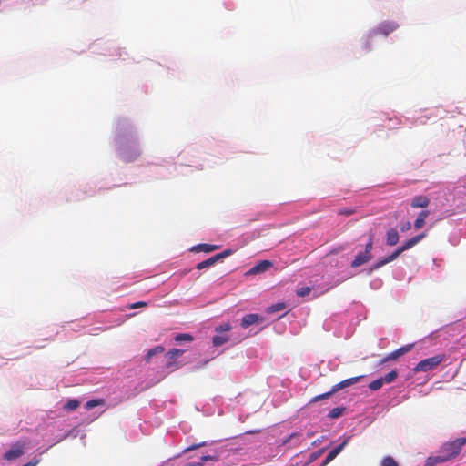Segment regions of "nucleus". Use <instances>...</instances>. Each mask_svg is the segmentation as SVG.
<instances>
[{"label": "nucleus", "mask_w": 466, "mask_h": 466, "mask_svg": "<svg viewBox=\"0 0 466 466\" xmlns=\"http://www.w3.org/2000/svg\"><path fill=\"white\" fill-rule=\"evenodd\" d=\"M465 442L466 439H457L451 442L444 443L441 446L440 454L433 458H429L427 464L432 466L436 463L445 462L455 458L461 452Z\"/></svg>", "instance_id": "1"}, {"label": "nucleus", "mask_w": 466, "mask_h": 466, "mask_svg": "<svg viewBox=\"0 0 466 466\" xmlns=\"http://www.w3.org/2000/svg\"><path fill=\"white\" fill-rule=\"evenodd\" d=\"M426 237V233H421L420 235H417L409 240L405 241L399 248H397L394 252H392L390 255L380 258L378 259L370 268V271H374L381 267L385 266L386 264L394 261L402 252L411 248L415 245H417L421 239H423Z\"/></svg>", "instance_id": "2"}, {"label": "nucleus", "mask_w": 466, "mask_h": 466, "mask_svg": "<svg viewBox=\"0 0 466 466\" xmlns=\"http://www.w3.org/2000/svg\"><path fill=\"white\" fill-rule=\"evenodd\" d=\"M363 376H358V377H353V378H350V379H347V380H344L337 384H335L331 390L329 391V392H326V393H323V394H319V395H317L315 397H313L309 403H314V402H317V401H319V400H326V399H329L330 396H332L335 392L346 388V387H350L355 383H357L358 381H360V380L362 378Z\"/></svg>", "instance_id": "3"}, {"label": "nucleus", "mask_w": 466, "mask_h": 466, "mask_svg": "<svg viewBox=\"0 0 466 466\" xmlns=\"http://www.w3.org/2000/svg\"><path fill=\"white\" fill-rule=\"evenodd\" d=\"M444 360V355H436L420 360L413 369L415 372H426L437 368Z\"/></svg>", "instance_id": "4"}, {"label": "nucleus", "mask_w": 466, "mask_h": 466, "mask_svg": "<svg viewBox=\"0 0 466 466\" xmlns=\"http://www.w3.org/2000/svg\"><path fill=\"white\" fill-rule=\"evenodd\" d=\"M399 27V25L396 22L390 21V22H383L379 25V26L375 29H373L369 34V38H372L375 35L381 34L385 36H387L390 33L395 31Z\"/></svg>", "instance_id": "5"}, {"label": "nucleus", "mask_w": 466, "mask_h": 466, "mask_svg": "<svg viewBox=\"0 0 466 466\" xmlns=\"http://www.w3.org/2000/svg\"><path fill=\"white\" fill-rule=\"evenodd\" d=\"M273 266L269 260H262L247 271L246 275H257L266 272Z\"/></svg>", "instance_id": "6"}, {"label": "nucleus", "mask_w": 466, "mask_h": 466, "mask_svg": "<svg viewBox=\"0 0 466 466\" xmlns=\"http://www.w3.org/2000/svg\"><path fill=\"white\" fill-rule=\"evenodd\" d=\"M264 320V318L258 314H248L242 318L241 327L247 329L253 324L262 323Z\"/></svg>", "instance_id": "7"}, {"label": "nucleus", "mask_w": 466, "mask_h": 466, "mask_svg": "<svg viewBox=\"0 0 466 466\" xmlns=\"http://www.w3.org/2000/svg\"><path fill=\"white\" fill-rule=\"evenodd\" d=\"M23 445L20 443L14 444L9 451H7L4 458L7 461H12L19 458L23 454Z\"/></svg>", "instance_id": "8"}, {"label": "nucleus", "mask_w": 466, "mask_h": 466, "mask_svg": "<svg viewBox=\"0 0 466 466\" xmlns=\"http://www.w3.org/2000/svg\"><path fill=\"white\" fill-rule=\"evenodd\" d=\"M349 441V438H346L341 444L334 448L332 451L329 452V454L326 456L325 460L323 461L322 465L325 466L329 464L330 461H332L344 449V447L347 445Z\"/></svg>", "instance_id": "9"}, {"label": "nucleus", "mask_w": 466, "mask_h": 466, "mask_svg": "<svg viewBox=\"0 0 466 466\" xmlns=\"http://www.w3.org/2000/svg\"><path fill=\"white\" fill-rule=\"evenodd\" d=\"M430 204V199L426 196H416L412 198L410 206L413 208H426Z\"/></svg>", "instance_id": "10"}, {"label": "nucleus", "mask_w": 466, "mask_h": 466, "mask_svg": "<svg viewBox=\"0 0 466 466\" xmlns=\"http://www.w3.org/2000/svg\"><path fill=\"white\" fill-rule=\"evenodd\" d=\"M371 259L370 254H366L365 252H360L355 258L351 262L352 268H358L367 262H369Z\"/></svg>", "instance_id": "11"}, {"label": "nucleus", "mask_w": 466, "mask_h": 466, "mask_svg": "<svg viewBox=\"0 0 466 466\" xmlns=\"http://www.w3.org/2000/svg\"><path fill=\"white\" fill-rule=\"evenodd\" d=\"M399 242V233L396 228H390L386 233V244L394 246Z\"/></svg>", "instance_id": "12"}, {"label": "nucleus", "mask_w": 466, "mask_h": 466, "mask_svg": "<svg viewBox=\"0 0 466 466\" xmlns=\"http://www.w3.org/2000/svg\"><path fill=\"white\" fill-rule=\"evenodd\" d=\"M218 248V246H217V245L198 244L197 246H194L191 250L195 251V252L209 253V252L217 250Z\"/></svg>", "instance_id": "13"}, {"label": "nucleus", "mask_w": 466, "mask_h": 466, "mask_svg": "<svg viewBox=\"0 0 466 466\" xmlns=\"http://www.w3.org/2000/svg\"><path fill=\"white\" fill-rule=\"evenodd\" d=\"M413 344H408V345H405V346H402L400 348H399L398 350L390 352V358L395 360H397L399 357L408 353L409 351H410L413 348Z\"/></svg>", "instance_id": "14"}, {"label": "nucleus", "mask_w": 466, "mask_h": 466, "mask_svg": "<svg viewBox=\"0 0 466 466\" xmlns=\"http://www.w3.org/2000/svg\"><path fill=\"white\" fill-rule=\"evenodd\" d=\"M413 344H408V345H405V346H402L400 348H399L398 350L390 352V358L395 360H397L399 357L408 353L409 351H410L413 348Z\"/></svg>", "instance_id": "15"}, {"label": "nucleus", "mask_w": 466, "mask_h": 466, "mask_svg": "<svg viewBox=\"0 0 466 466\" xmlns=\"http://www.w3.org/2000/svg\"><path fill=\"white\" fill-rule=\"evenodd\" d=\"M183 353H184L183 350L173 349V350H169L167 353V357L168 359V362L167 363L166 366L167 367H170L172 362L175 361L180 356H182Z\"/></svg>", "instance_id": "16"}, {"label": "nucleus", "mask_w": 466, "mask_h": 466, "mask_svg": "<svg viewBox=\"0 0 466 466\" xmlns=\"http://www.w3.org/2000/svg\"><path fill=\"white\" fill-rule=\"evenodd\" d=\"M430 212L428 210H423L420 212L417 219L414 222V228L416 229H420L425 225V219L429 216Z\"/></svg>", "instance_id": "17"}, {"label": "nucleus", "mask_w": 466, "mask_h": 466, "mask_svg": "<svg viewBox=\"0 0 466 466\" xmlns=\"http://www.w3.org/2000/svg\"><path fill=\"white\" fill-rule=\"evenodd\" d=\"M217 258H215V256L202 261V262H199L198 265H197V268L201 270V269H204V268H209L213 265H215L217 263Z\"/></svg>", "instance_id": "18"}, {"label": "nucleus", "mask_w": 466, "mask_h": 466, "mask_svg": "<svg viewBox=\"0 0 466 466\" xmlns=\"http://www.w3.org/2000/svg\"><path fill=\"white\" fill-rule=\"evenodd\" d=\"M165 351V348L162 346H157L151 350H149L145 357L147 362H148L151 358L157 354H161Z\"/></svg>", "instance_id": "19"}, {"label": "nucleus", "mask_w": 466, "mask_h": 466, "mask_svg": "<svg viewBox=\"0 0 466 466\" xmlns=\"http://www.w3.org/2000/svg\"><path fill=\"white\" fill-rule=\"evenodd\" d=\"M80 402L77 400L72 399L66 401L64 405V410L66 411H72L79 407Z\"/></svg>", "instance_id": "20"}, {"label": "nucleus", "mask_w": 466, "mask_h": 466, "mask_svg": "<svg viewBox=\"0 0 466 466\" xmlns=\"http://www.w3.org/2000/svg\"><path fill=\"white\" fill-rule=\"evenodd\" d=\"M344 410H345V408H343V407L333 408L328 414V417L332 420L337 419L343 414Z\"/></svg>", "instance_id": "21"}, {"label": "nucleus", "mask_w": 466, "mask_h": 466, "mask_svg": "<svg viewBox=\"0 0 466 466\" xmlns=\"http://www.w3.org/2000/svg\"><path fill=\"white\" fill-rule=\"evenodd\" d=\"M228 340L226 335H216L213 337L212 342L216 347L222 346Z\"/></svg>", "instance_id": "22"}, {"label": "nucleus", "mask_w": 466, "mask_h": 466, "mask_svg": "<svg viewBox=\"0 0 466 466\" xmlns=\"http://www.w3.org/2000/svg\"><path fill=\"white\" fill-rule=\"evenodd\" d=\"M105 404V400L103 399H96V400H88L86 403V410H91L96 406H102Z\"/></svg>", "instance_id": "23"}, {"label": "nucleus", "mask_w": 466, "mask_h": 466, "mask_svg": "<svg viewBox=\"0 0 466 466\" xmlns=\"http://www.w3.org/2000/svg\"><path fill=\"white\" fill-rule=\"evenodd\" d=\"M285 308H286L285 303L280 302V303H277V304L269 306L266 311H267V313H275V312L283 310Z\"/></svg>", "instance_id": "24"}, {"label": "nucleus", "mask_w": 466, "mask_h": 466, "mask_svg": "<svg viewBox=\"0 0 466 466\" xmlns=\"http://www.w3.org/2000/svg\"><path fill=\"white\" fill-rule=\"evenodd\" d=\"M398 377V372L396 370H391L389 373L385 375L384 378H381L383 380V382L385 383H391L393 382Z\"/></svg>", "instance_id": "25"}, {"label": "nucleus", "mask_w": 466, "mask_h": 466, "mask_svg": "<svg viewBox=\"0 0 466 466\" xmlns=\"http://www.w3.org/2000/svg\"><path fill=\"white\" fill-rule=\"evenodd\" d=\"M175 340L177 342H182V341L191 342V341H193V337L187 333H180L175 337Z\"/></svg>", "instance_id": "26"}, {"label": "nucleus", "mask_w": 466, "mask_h": 466, "mask_svg": "<svg viewBox=\"0 0 466 466\" xmlns=\"http://www.w3.org/2000/svg\"><path fill=\"white\" fill-rule=\"evenodd\" d=\"M383 380L380 378V379H378V380H375L373 381H371L370 384H369V389L370 390H380L382 385H383Z\"/></svg>", "instance_id": "27"}, {"label": "nucleus", "mask_w": 466, "mask_h": 466, "mask_svg": "<svg viewBox=\"0 0 466 466\" xmlns=\"http://www.w3.org/2000/svg\"><path fill=\"white\" fill-rule=\"evenodd\" d=\"M381 466H398V463L392 457L387 456L382 459Z\"/></svg>", "instance_id": "28"}, {"label": "nucleus", "mask_w": 466, "mask_h": 466, "mask_svg": "<svg viewBox=\"0 0 466 466\" xmlns=\"http://www.w3.org/2000/svg\"><path fill=\"white\" fill-rule=\"evenodd\" d=\"M354 213H355V209L350 208H340L338 210L339 215L346 216V217L351 216Z\"/></svg>", "instance_id": "29"}, {"label": "nucleus", "mask_w": 466, "mask_h": 466, "mask_svg": "<svg viewBox=\"0 0 466 466\" xmlns=\"http://www.w3.org/2000/svg\"><path fill=\"white\" fill-rule=\"evenodd\" d=\"M230 329H231V326L229 323H224L222 325L216 327V329H215L217 333L227 332V331H229Z\"/></svg>", "instance_id": "30"}, {"label": "nucleus", "mask_w": 466, "mask_h": 466, "mask_svg": "<svg viewBox=\"0 0 466 466\" xmlns=\"http://www.w3.org/2000/svg\"><path fill=\"white\" fill-rule=\"evenodd\" d=\"M372 248H373V234L370 233L369 236V240H368L367 244L365 245L364 252L366 254H370Z\"/></svg>", "instance_id": "31"}, {"label": "nucleus", "mask_w": 466, "mask_h": 466, "mask_svg": "<svg viewBox=\"0 0 466 466\" xmlns=\"http://www.w3.org/2000/svg\"><path fill=\"white\" fill-rule=\"evenodd\" d=\"M231 254H232V250L231 249H226V250H224L221 253L216 254L215 258H217V261H219V260L225 258L226 257H228V256H229Z\"/></svg>", "instance_id": "32"}, {"label": "nucleus", "mask_w": 466, "mask_h": 466, "mask_svg": "<svg viewBox=\"0 0 466 466\" xmlns=\"http://www.w3.org/2000/svg\"><path fill=\"white\" fill-rule=\"evenodd\" d=\"M309 292H310L309 287H302V288H299V289H297L296 293L299 297H304V296L309 295Z\"/></svg>", "instance_id": "33"}, {"label": "nucleus", "mask_w": 466, "mask_h": 466, "mask_svg": "<svg viewBox=\"0 0 466 466\" xmlns=\"http://www.w3.org/2000/svg\"><path fill=\"white\" fill-rule=\"evenodd\" d=\"M146 306H147V302H145V301H138V302L131 304L129 309H137V308L146 307Z\"/></svg>", "instance_id": "34"}, {"label": "nucleus", "mask_w": 466, "mask_h": 466, "mask_svg": "<svg viewBox=\"0 0 466 466\" xmlns=\"http://www.w3.org/2000/svg\"><path fill=\"white\" fill-rule=\"evenodd\" d=\"M205 445H206V442H201V443L194 444V445H191L188 448H187L185 450V451H193V450L198 449L200 447H203Z\"/></svg>", "instance_id": "35"}, {"label": "nucleus", "mask_w": 466, "mask_h": 466, "mask_svg": "<svg viewBox=\"0 0 466 466\" xmlns=\"http://www.w3.org/2000/svg\"><path fill=\"white\" fill-rule=\"evenodd\" d=\"M410 228H411L410 223L409 221H407V222H405V223H403V224L401 225V227H400V230H401L402 232H405V231L410 230Z\"/></svg>", "instance_id": "36"}, {"label": "nucleus", "mask_w": 466, "mask_h": 466, "mask_svg": "<svg viewBox=\"0 0 466 466\" xmlns=\"http://www.w3.org/2000/svg\"><path fill=\"white\" fill-rule=\"evenodd\" d=\"M390 360H393L391 358H390V354L389 353L387 356H385L380 361V364H384L388 361H390Z\"/></svg>", "instance_id": "37"}, {"label": "nucleus", "mask_w": 466, "mask_h": 466, "mask_svg": "<svg viewBox=\"0 0 466 466\" xmlns=\"http://www.w3.org/2000/svg\"><path fill=\"white\" fill-rule=\"evenodd\" d=\"M390 360H393L391 358H390V354L389 353L387 356H385L380 361V364H384L388 361H390Z\"/></svg>", "instance_id": "38"}, {"label": "nucleus", "mask_w": 466, "mask_h": 466, "mask_svg": "<svg viewBox=\"0 0 466 466\" xmlns=\"http://www.w3.org/2000/svg\"><path fill=\"white\" fill-rule=\"evenodd\" d=\"M212 460H214V457H212L210 455H206V456L201 457L200 461H202L204 463V461H212Z\"/></svg>", "instance_id": "39"}, {"label": "nucleus", "mask_w": 466, "mask_h": 466, "mask_svg": "<svg viewBox=\"0 0 466 466\" xmlns=\"http://www.w3.org/2000/svg\"><path fill=\"white\" fill-rule=\"evenodd\" d=\"M186 466H204V464L202 461H198V462L187 463V464H186Z\"/></svg>", "instance_id": "40"}, {"label": "nucleus", "mask_w": 466, "mask_h": 466, "mask_svg": "<svg viewBox=\"0 0 466 466\" xmlns=\"http://www.w3.org/2000/svg\"><path fill=\"white\" fill-rule=\"evenodd\" d=\"M118 143H122V138L119 137Z\"/></svg>", "instance_id": "41"}]
</instances>
